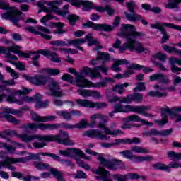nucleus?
<instances>
[{"instance_id":"1","label":"nucleus","mask_w":181,"mask_h":181,"mask_svg":"<svg viewBox=\"0 0 181 181\" xmlns=\"http://www.w3.org/2000/svg\"><path fill=\"white\" fill-rule=\"evenodd\" d=\"M120 30L122 33L117 35L120 37L126 39V42L119 47V53H124L125 50H130V52L135 50L136 53H144L145 52V48H144L141 42L134 39L144 37L146 36V34L136 31V28L131 24H122Z\"/></svg>"},{"instance_id":"2","label":"nucleus","mask_w":181,"mask_h":181,"mask_svg":"<svg viewBox=\"0 0 181 181\" xmlns=\"http://www.w3.org/2000/svg\"><path fill=\"white\" fill-rule=\"evenodd\" d=\"M60 127H63V128H66V129H73L76 128L75 125H71L67 123H62V124H49V123H29L25 124L22 126V128L24 129H31L32 131H36V129H40L41 131H56V129H59Z\"/></svg>"},{"instance_id":"3","label":"nucleus","mask_w":181,"mask_h":181,"mask_svg":"<svg viewBox=\"0 0 181 181\" xmlns=\"http://www.w3.org/2000/svg\"><path fill=\"white\" fill-rule=\"evenodd\" d=\"M87 76H90V78H97V77H101V73L98 71H94L93 69L85 66L80 72L78 76H75V83L77 87L81 88H86L87 87V84L90 81L88 79L84 78V77H87Z\"/></svg>"},{"instance_id":"4","label":"nucleus","mask_w":181,"mask_h":181,"mask_svg":"<svg viewBox=\"0 0 181 181\" xmlns=\"http://www.w3.org/2000/svg\"><path fill=\"white\" fill-rule=\"evenodd\" d=\"M85 152H86V153H88V155H92L93 156H98V160H100V163L106 166L107 169H110L111 170H117V169H125V163H124L122 160L116 159L108 160L101 156V154L95 151H91L89 148H86L85 150Z\"/></svg>"},{"instance_id":"5","label":"nucleus","mask_w":181,"mask_h":181,"mask_svg":"<svg viewBox=\"0 0 181 181\" xmlns=\"http://www.w3.org/2000/svg\"><path fill=\"white\" fill-rule=\"evenodd\" d=\"M121 23V17L116 16L112 23V25H110L107 23L103 24H95L92 21H88V22L83 24V28H91L94 30H100L101 32H112L115 28H118Z\"/></svg>"},{"instance_id":"6","label":"nucleus","mask_w":181,"mask_h":181,"mask_svg":"<svg viewBox=\"0 0 181 181\" xmlns=\"http://www.w3.org/2000/svg\"><path fill=\"white\" fill-rule=\"evenodd\" d=\"M59 134H47L45 135V143L46 142H57V144H62V145H66L67 146H71L74 145L73 140L69 139L70 136L66 132L59 131Z\"/></svg>"},{"instance_id":"7","label":"nucleus","mask_w":181,"mask_h":181,"mask_svg":"<svg viewBox=\"0 0 181 181\" xmlns=\"http://www.w3.org/2000/svg\"><path fill=\"white\" fill-rule=\"evenodd\" d=\"M18 138H20L23 142H32L35 139H37L39 141H35L33 143V146L35 149H42L44 146H46L47 144L45 142V135L42 134H19L17 135Z\"/></svg>"},{"instance_id":"8","label":"nucleus","mask_w":181,"mask_h":181,"mask_svg":"<svg viewBox=\"0 0 181 181\" xmlns=\"http://www.w3.org/2000/svg\"><path fill=\"white\" fill-rule=\"evenodd\" d=\"M16 54H18L20 57H24L25 59H29L32 54H40L43 56H45L46 57H51L50 60L51 62H54V63H60L62 62V59L60 58L57 57V54L54 52L49 51L47 49H40L38 51H28V52L25 53L21 49H18V52H16Z\"/></svg>"},{"instance_id":"9","label":"nucleus","mask_w":181,"mask_h":181,"mask_svg":"<svg viewBox=\"0 0 181 181\" xmlns=\"http://www.w3.org/2000/svg\"><path fill=\"white\" fill-rule=\"evenodd\" d=\"M66 2H69L74 6L80 8L81 5L83 6V11H91V9H95L97 12H100L103 13L105 12V9L103 6H95L93 2L90 1H83V0H66Z\"/></svg>"},{"instance_id":"10","label":"nucleus","mask_w":181,"mask_h":181,"mask_svg":"<svg viewBox=\"0 0 181 181\" xmlns=\"http://www.w3.org/2000/svg\"><path fill=\"white\" fill-rule=\"evenodd\" d=\"M22 15H23L22 11L12 8L11 10H9V11L3 13L1 14V18L2 19L10 21V22H12L16 26L21 28V25H19L18 22H19V21H25V16Z\"/></svg>"},{"instance_id":"11","label":"nucleus","mask_w":181,"mask_h":181,"mask_svg":"<svg viewBox=\"0 0 181 181\" xmlns=\"http://www.w3.org/2000/svg\"><path fill=\"white\" fill-rule=\"evenodd\" d=\"M166 113L168 114L170 117H177L175 122H181V115H177V113L173 112L172 109L169 108V107L167 106L161 110V120H156V124H159V125H160L161 127H163L165 124H168L169 121Z\"/></svg>"},{"instance_id":"12","label":"nucleus","mask_w":181,"mask_h":181,"mask_svg":"<svg viewBox=\"0 0 181 181\" xmlns=\"http://www.w3.org/2000/svg\"><path fill=\"white\" fill-rule=\"evenodd\" d=\"M21 49H22V47L16 44H14L11 47L0 46V54H5L6 59H10L11 60H18V57L12 54L11 53L16 54V53H18V50H21Z\"/></svg>"},{"instance_id":"13","label":"nucleus","mask_w":181,"mask_h":181,"mask_svg":"<svg viewBox=\"0 0 181 181\" xmlns=\"http://www.w3.org/2000/svg\"><path fill=\"white\" fill-rule=\"evenodd\" d=\"M173 23H160V22H156L155 24H151V28L153 29H158L160 31L161 35H163V37L161 38L160 43H166L168 40H169V35H168V32H166L165 28H169L170 29H172V25Z\"/></svg>"},{"instance_id":"14","label":"nucleus","mask_w":181,"mask_h":181,"mask_svg":"<svg viewBox=\"0 0 181 181\" xmlns=\"http://www.w3.org/2000/svg\"><path fill=\"white\" fill-rule=\"evenodd\" d=\"M10 159L11 162L4 166V168H7V169H9L11 170V172H15L16 169L15 166H12L11 165L13 163H26V162H29V160H32V159H40V157L37 155H30L27 157H21V158H11V157H6Z\"/></svg>"},{"instance_id":"15","label":"nucleus","mask_w":181,"mask_h":181,"mask_svg":"<svg viewBox=\"0 0 181 181\" xmlns=\"http://www.w3.org/2000/svg\"><path fill=\"white\" fill-rule=\"evenodd\" d=\"M22 77L27 80V81H30V83L34 84V86H46L47 81H49V77L44 75H36L33 77L27 74H23Z\"/></svg>"},{"instance_id":"16","label":"nucleus","mask_w":181,"mask_h":181,"mask_svg":"<svg viewBox=\"0 0 181 181\" xmlns=\"http://www.w3.org/2000/svg\"><path fill=\"white\" fill-rule=\"evenodd\" d=\"M76 103L80 107H89V108L96 107L98 110L107 107V103H94V102H92L91 100H84V99H76Z\"/></svg>"},{"instance_id":"17","label":"nucleus","mask_w":181,"mask_h":181,"mask_svg":"<svg viewBox=\"0 0 181 181\" xmlns=\"http://www.w3.org/2000/svg\"><path fill=\"white\" fill-rule=\"evenodd\" d=\"M83 135L93 138V139H100V141H110V136L103 134L99 129H90L84 132Z\"/></svg>"},{"instance_id":"18","label":"nucleus","mask_w":181,"mask_h":181,"mask_svg":"<svg viewBox=\"0 0 181 181\" xmlns=\"http://www.w3.org/2000/svg\"><path fill=\"white\" fill-rule=\"evenodd\" d=\"M49 90L51 91L50 93H47V95H52L54 97L61 98L64 95V93H63V90L60 88V86L59 83L56 81H52L49 85Z\"/></svg>"},{"instance_id":"19","label":"nucleus","mask_w":181,"mask_h":181,"mask_svg":"<svg viewBox=\"0 0 181 181\" xmlns=\"http://www.w3.org/2000/svg\"><path fill=\"white\" fill-rule=\"evenodd\" d=\"M69 5H64L63 7V10L59 12V14L63 16L64 18H67L68 21H69L70 25L72 26L76 25V22L78 21V16L74 14H70L69 12Z\"/></svg>"},{"instance_id":"20","label":"nucleus","mask_w":181,"mask_h":181,"mask_svg":"<svg viewBox=\"0 0 181 181\" xmlns=\"http://www.w3.org/2000/svg\"><path fill=\"white\" fill-rule=\"evenodd\" d=\"M59 153V155L66 156L68 158H73L71 153H74V155H76L77 156H84L83 151L76 148H68L66 150H60Z\"/></svg>"},{"instance_id":"21","label":"nucleus","mask_w":181,"mask_h":181,"mask_svg":"<svg viewBox=\"0 0 181 181\" xmlns=\"http://www.w3.org/2000/svg\"><path fill=\"white\" fill-rule=\"evenodd\" d=\"M4 98H6V101L10 104H18V105H23L25 104L23 98L21 100H18L15 95H9L8 96L5 94L0 95V103H2Z\"/></svg>"},{"instance_id":"22","label":"nucleus","mask_w":181,"mask_h":181,"mask_svg":"<svg viewBox=\"0 0 181 181\" xmlns=\"http://www.w3.org/2000/svg\"><path fill=\"white\" fill-rule=\"evenodd\" d=\"M57 119L55 115L42 117L36 113L31 114V119L35 122H49V121H54Z\"/></svg>"},{"instance_id":"23","label":"nucleus","mask_w":181,"mask_h":181,"mask_svg":"<svg viewBox=\"0 0 181 181\" xmlns=\"http://www.w3.org/2000/svg\"><path fill=\"white\" fill-rule=\"evenodd\" d=\"M144 98V95L142 93H134L132 95H128L127 97H124L121 103H124V104H131L132 101H136V103H141Z\"/></svg>"},{"instance_id":"24","label":"nucleus","mask_w":181,"mask_h":181,"mask_svg":"<svg viewBox=\"0 0 181 181\" xmlns=\"http://www.w3.org/2000/svg\"><path fill=\"white\" fill-rule=\"evenodd\" d=\"M124 15H125L126 19L127 21H129L130 22H137L138 21H141V23H143L144 26L149 25V23H148L146 20L142 18V16L138 13L129 14V13L124 12Z\"/></svg>"},{"instance_id":"25","label":"nucleus","mask_w":181,"mask_h":181,"mask_svg":"<svg viewBox=\"0 0 181 181\" xmlns=\"http://www.w3.org/2000/svg\"><path fill=\"white\" fill-rule=\"evenodd\" d=\"M95 175H100V176H96V180L99 181H111L110 180V172L105 168H100L95 171Z\"/></svg>"},{"instance_id":"26","label":"nucleus","mask_w":181,"mask_h":181,"mask_svg":"<svg viewBox=\"0 0 181 181\" xmlns=\"http://www.w3.org/2000/svg\"><path fill=\"white\" fill-rule=\"evenodd\" d=\"M98 128L100 129H104V132L106 135H112V136H117V135H121L124 134L121 130L119 129H115V130H111L105 126V124L104 123H99Z\"/></svg>"},{"instance_id":"27","label":"nucleus","mask_w":181,"mask_h":181,"mask_svg":"<svg viewBox=\"0 0 181 181\" xmlns=\"http://www.w3.org/2000/svg\"><path fill=\"white\" fill-rule=\"evenodd\" d=\"M25 30L30 32V33H33V35H40V32H43L44 33L48 34L52 33V32H50V30H49L47 28L39 25H37L36 28L32 26H28L25 28Z\"/></svg>"},{"instance_id":"28","label":"nucleus","mask_w":181,"mask_h":181,"mask_svg":"<svg viewBox=\"0 0 181 181\" xmlns=\"http://www.w3.org/2000/svg\"><path fill=\"white\" fill-rule=\"evenodd\" d=\"M90 123H89V127L90 128H93L95 127V124H97V119H103V122H107L108 119V117L100 113H96L90 116Z\"/></svg>"},{"instance_id":"29","label":"nucleus","mask_w":181,"mask_h":181,"mask_svg":"<svg viewBox=\"0 0 181 181\" xmlns=\"http://www.w3.org/2000/svg\"><path fill=\"white\" fill-rule=\"evenodd\" d=\"M50 5V9L47 8V7H42V12H59V11H60V8L57 6H59V5H62V0H57L55 1H50L49 3Z\"/></svg>"},{"instance_id":"30","label":"nucleus","mask_w":181,"mask_h":181,"mask_svg":"<svg viewBox=\"0 0 181 181\" xmlns=\"http://www.w3.org/2000/svg\"><path fill=\"white\" fill-rule=\"evenodd\" d=\"M66 42L69 44V46H74L78 50H81V52L84 51V49H83V47H81L78 45L86 43V39L78 38V39H74V40H66Z\"/></svg>"},{"instance_id":"31","label":"nucleus","mask_w":181,"mask_h":181,"mask_svg":"<svg viewBox=\"0 0 181 181\" xmlns=\"http://www.w3.org/2000/svg\"><path fill=\"white\" fill-rule=\"evenodd\" d=\"M126 121L127 122H141L144 125H152L149 122H146L145 119H141L139 116L136 115H132L126 117Z\"/></svg>"},{"instance_id":"32","label":"nucleus","mask_w":181,"mask_h":181,"mask_svg":"<svg viewBox=\"0 0 181 181\" xmlns=\"http://www.w3.org/2000/svg\"><path fill=\"white\" fill-rule=\"evenodd\" d=\"M151 107L148 105H141L139 107V110L137 112V114H141V115H144V117H146L147 118H153V115L147 113V111H149L151 110Z\"/></svg>"},{"instance_id":"33","label":"nucleus","mask_w":181,"mask_h":181,"mask_svg":"<svg viewBox=\"0 0 181 181\" xmlns=\"http://www.w3.org/2000/svg\"><path fill=\"white\" fill-rule=\"evenodd\" d=\"M42 98H43V96L40 95V93H36L33 97H23V100H24L25 103H33V101H35L36 104L40 103Z\"/></svg>"},{"instance_id":"34","label":"nucleus","mask_w":181,"mask_h":181,"mask_svg":"<svg viewBox=\"0 0 181 181\" xmlns=\"http://www.w3.org/2000/svg\"><path fill=\"white\" fill-rule=\"evenodd\" d=\"M127 69L129 70H131L132 69H134V70H143L144 73H152L153 71V69L146 67L145 66L139 65L137 64H133L132 65H129Z\"/></svg>"},{"instance_id":"35","label":"nucleus","mask_w":181,"mask_h":181,"mask_svg":"<svg viewBox=\"0 0 181 181\" xmlns=\"http://www.w3.org/2000/svg\"><path fill=\"white\" fill-rule=\"evenodd\" d=\"M129 86V83H124L123 84H116L113 88L112 90L115 91V93H117V94H124L125 93V89L124 87H128Z\"/></svg>"},{"instance_id":"36","label":"nucleus","mask_w":181,"mask_h":181,"mask_svg":"<svg viewBox=\"0 0 181 181\" xmlns=\"http://www.w3.org/2000/svg\"><path fill=\"white\" fill-rule=\"evenodd\" d=\"M122 64H128V62L126 59H118L117 60L112 66V70L113 71H116L117 73L118 71H121V68L119 66Z\"/></svg>"},{"instance_id":"37","label":"nucleus","mask_w":181,"mask_h":181,"mask_svg":"<svg viewBox=\"0 0 181 181\" xmlns=\"http://www.w3.org/2000/svg\"><path fill=\"white\" fill-rule=\"evenodd\" d=\"M151 166L152 168H153L155 170H165L166 172H170V169H169V166L162 163H157L155 164H152Z\"/></svg>"},{"instance_id":"38","label":"nucleus","mask_w":181,"mask_h":181,"mask_svg":"<svg viewBox=\"0 0 181 181\" xmlns=\"http://www.w3.org/2000/svg\"><path fill=\"white\" fill-rule=\"evenodd\" d=\"M57 115H59V117H61L66 121H70L72 119L71 111L59 110L57 112Z\"/></svg>"},{"instance_id":"39","label":"nucleus","mask_w":181,"mask_h":181,"mask_svg":"<svg viewBox=\"0 0 181 181\" xmlns=\"http://www.w3.org/2000/svg\"><path fill=\"white\" fill-rule=\"evenodd\" d=\"M107 83H106L105 81L102 82H97L95 83H93L91 81H89L88 82V84L86 85V87H93L94 88H101V87H107Z\"/></svg>"},{"instance_id":"40","label":"nucleus","mask_w":181,"mask_h":181,"mask_svg":"<svg viewBox=\"0 0 181 181\" xmlns=\"http://www.w3.org/2000/svg\"><path fill=\"white\" fill-rule=\"evenodd\" d=\"M139 106H132L131 105H127L123 106V112H136L138 114Z\"/></svg>"},{"instance_id":"41","label":"nucleus","mask_w":181,"mask_h":181,"mask_svg":"<svg viewBox=\"0 0 181 181\" xmlns=\"http://www.w3.org/2000/svg\"><path fill=\"white\" fill-rule=\"evenodd\" d=\"M42 73H47L49 76H59L60 71L59 69L44 68Z\"/></svg>"},{"instance_id":"42","label":"nucleus","mask_w":181,"mask_h":181,"mask_svg":"<svg viewBox=\"0 0 181 181\" xmlns=\"http://www.w3.org/2000/svg\"><path fill=\"white\" fill-rule=\"evenodd\" d=\"M33 165L35 168H36V169H38V170H45V169H49V168H50L49 164L43 162L35 161L33 163Z\"/></svg>"},{"instance_id":"43","label":"nucleus","mask_w":181,"mask_h":181,"mask_svg":"<svg viewBox=\"0 0 181 181\" xmlns=\"http://www.w3.org/2000/svg\"><path fill=\"white\" fill-rule=\"evenodd\" d=\"M1 115L3 118H5L6 121H8V122H11V124H18L20 122L19 120L16 119L15 117H13V116L9 114L1 113Z\"/></svg>"},{"instance_id":"44","label":"nucleus","mask_w":181,"mask_h":181,"mask_svg":"<svg viewBox=\"0 0 181 181\" xmlns=\"http://www.w3.org/2000/svg\"><path fill=\"white\" fill-rule=\"evenodd\" d=\"M132 151L135 153H149V150L139 146H132Z\"/></svg>"},{"instance_id":"45","label":"nucleus","mask_w":181,"mask_h":181,"mask_svg":"<svg viewBox=\"0 0 181 181\" xmlns=\"http://www.w3.org/2000/svg\"><path fill=\"white\" fill-rule=\"evenodd\" d=\"M54 25L57 28L55 33H57L58 35H63V33H67V31L66 30L62 29V28H64V26H65L64 23L58 22L57 23H54Z\"/></svg>"},{"instance_id":"46","label":"nucleus","mask_w":181,"mask_h":181,"mask_svg":"<svg viewBox=\"0 0 181 181\" xmlns=\"http://www.w3.org/2000/svg\"><path fill=\"white\" fill-rule=\"evenodd\" d=\"M148 95L150 97H158V98H160L162 97H167L168 93L166 92H159L158 90H151L148 93Z\"/></svg>"},{"instance_id":"47","label":"nucleus","mask_w":181,"mask_h":181,"mask_svg":"<svg viewBox=\"0 0 181 181\" xmlns=\"http://www.w3.org/2000/svg\"><path fill=\"white\" fill-rule=\"evenodd\" d=\"M135 160L136 162H151L153 160V157L152 156H136Z\"/></svg>"},{"instance_id":"48","label":"nucleus","mask_w":181,"mask_h":181,"mask_svg":"<svg viewBox=\"0 0 181 181\" xmlns=\"http://www.w3.org/2000/svg\"><path fill=\"white\" fill-rule=\"evenodd\" d=\"M50 172L52 174H53L54 177L57 179L58 181H64V178H63V175H62V173L59 171V170L56 168H52L50 170Z\"/></svg>"},{"instance_id":"49","label":"nucleus","mask_w":181,"mask_h":181,"mask_svg":"<svg viewBox=\"0 0 181 181\" xmlns=\"http://www.w3.org/2000/svg\"><path fill=\"white\" fill-rule=\"evenodd\" d=\"M97 56L99 60H103L104 62H108V60H110L111 57V55L110 54L102 52L100 51H98Z\"/></svg>"},{"instance_id":"50","label":"nucleus","mask_w":181,"mask_h":181,"mask_svg":"<svg viewBox=\"0 0 181 181\" xmlns=\"http://www.w3.org/2000/svg\"><path fill=\"white\" fill-rule=\"evenodd\" d=\"M153 59H158V60H160V62H166V59H168V55L162 53V52H158L156 54H154L152 55Z\"/></svg>"},{"instance_id":"51","label":"nucleus","mask_w":181,"mask_h":181,"mask_svg":"<svg viewBox=\"0 0 181 181\" xmlns=\"http://www.w3.org/2000/svg\"><path fill=\"white\" fill-rule=\"evenodd\" d=\"M120 155H122V156L127 158V159H135V158H136V156L132 155V152L129 150L121 151Z\"/></svg>"},{"instance_id":"52","label":"nucleus","mask_w":181,"mask_h":181,"mask_svg":"<svg viewBox=\"0 0 181 181\" xmlns=\"http://www.w3.org/2000/svg\"><path fill=\"white\" fill-rule=\"evenodd\" d=\"M126 6L129 12H130V15H134V13H135V8H136V4H135V2L134 1L127 2Z\"/></svg>"},{"instance_id":"53","label":"nucleus","mask_w":181,"mask_h":181,"mask_svg":"<svg viewBox=\"0 0 181 181\" xmlns=\"http://www.w3.org/2000/svg\"><path fill=\"white\" fill-rule=\"evenodd\" d=\"M168 156L170 159H176L177 160H181V153H176L175 151L168 152Z\"/></svg>"},{"instance_id":"54","label":"nucleus","mask_w":181,"mask_h":181,"mask_svg":"<svg viewBox=\"0 0 181 181\" xmlns=\"http://www.w3.org/2000/svg\"><path fill=\"white\" fill-rule=\"evenodd\" d=\"M166 9H177L179 8V1L173 0L165 5Z\"/></svg>"},{"instance_id":"55","label":"nucleus","mask_w":181,"mask_h":181,"mask_svg":"<svg viewBox=\"0 0 181 181\" xmlns=\"http://www.w3.org/2000/svg\"><path fill=\"white\" fill-rule=\"evenodd\" d=\"M57 162H61L62 165H66V166H70L71 168H74V164L72 163L69 160L62 159L59 156L55 160Z\"/></svg>"},{"instance_id":"56","label":"nucleus","mask_w":181,"mask_h":181,"mask_svg":"<svg viewBox=\"0 0 181 181\" xmlns=\"http://www.w3.org/2000/svg\"><path fill=\"white\" fill-rule=\"evenodd\" d=\"M90 124L87 123V120L82 119L78 124L75 125V128H78L79 129H84L87 127H90Z\"/></svg>"},{"instance_id":"57","label":"nucleus","mask_w":181,"mask_h":181,"mask_svg":"<svg viewBox=\"0 0 181 181\" xmlns=\"http://www.w3.org/2000/svg\"><path fill=\"white\" fill-rule=\"evenodd\" d=\"M0 9L10 11L11 9H15V7H11V4L6 1H0Z\"/></svg>"},{"instance_id":"58","label":"nucleus","mask_w":181,"mask_h":181,"mask_svg":"<svg viewBox=\"0 0 181 181\" xmlns=\"http://www.w3.org/2000/svg\"><path fill=\"white\" fill-rule=\"evenodd\" d=\"M61 78L64 81H68V83H70L71 84L74 83V77H73V76L70 75L69 74H64Z\"/></svg>"},{"instance_id":"59","label":"nucleus","mask_w":181,"mask_h":181,"mask_svg":"<svg viewBox=\"0 0 181 181\" xmlns=\"http://www.w3.org/2000/svg\"><path fill=\"white\" fill-rule=\"evenodd\" d=\"M85 40L88 42V46H93L97 43V39L93 40V34H88L85 37Z\"/></svg>"},{"instance_id":"60","label":"nucleus","mask_w":181,"mask_h":181,"mask_svg":"<svg viewBox=\"0 0 181 181\" xmlns=\"http://www.w3.org/2000/svg\"><path fill=\"white\" fill-rule=\"evenodd\" d=\"M50 45H52V46H69V42L66 41H63V40H55V41H52L50 42Z\"/></svg>"},{"instance_id":"61","label":"nucleus","mask_w":181,"mask_h":181,"mask_svg":"<svg viewBox=\"0 0 181 181\" xmlns=\"http://www.w3.org/2000/svg\"><path fill=\"white\" fill-rule=\"evenodd\" d=\"M39 59H40V53H38L37 54L35 55L31 59V63L35 67H39V66H40Z\"/></svg>"},{"instance_id":"62","label":"nucleus","mask_w":181,"mask_h":181,"mask_svg":"<svg viewBox=\"0 0 181 181\" xmlns=\"http://www.w3.org/2000/svg\"><path fill=\"white\" fill-rule=\"evenodd\" d=\"M127 180H136L139 179V175L138 173H127V175H124Z\"/></svg>"},{"instance_id":"63","label":"nucleus","mask_w":181,"mask_h":181,"mask_svg":"<svg viewBox=\"0 0 181 181\" xmlns=\"http://www.w3.org/2000/svg\"><path fill=\"white\" fill-rule=\"evenodd\" d=\"M91 90H87V89H78L77 90V93H78L79 95H81L82 97L87 98L90 97Z\"/></svg>"},{"instance_id":"64","label":"nucleus","mask_w":181,"mask_h":181,"mask_svg":"<svg viewBox=\"0 0 181 181\" xmlns=\"http://www.w3.org/2000/svg\"><path fill=\"white\" fill-rule=\"evenodd\" d=\"M145 90H146V88L145 87V83L142 82H139L137 83V86H136L133 89V91H134V93H136L137 91H145Z\"/></svg>"}]
</instances>
